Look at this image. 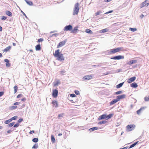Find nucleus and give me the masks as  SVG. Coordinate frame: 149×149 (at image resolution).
Returning <instances> with one entry per match:
<instances>
[{"mask_svg": "<svg viewBox=\"0 0 149 149\" xmlns=\"http://www.w3.org/2000/svg\"><path fill=\"white\" fill-rule=\"evenodd\" d=\"M54 56L56 58L57 60L62 61L64 60V58L62 54L60 52V50L58 49L55 51V53L53 54Z\"/></svg>", "mask_w": 149, "mask_h": 149, "instance_id": "nucleus-1", "label": "nucleus"}, {"mask_svg": "<svg viewBox=\"0 0 149 149\" xmlns=\"http://www.w3.org/2000/svg\"><path fill=\"white\" fill-rule=\"evenodd\" d=\"M124 51L123 47H119L116 48L111 49L109 51L110 54H113L120 51Z\"/></svg>", "mask_w": 149, "mask_h": 149, "instance_id": "nucleus-2", "label": "nucleus"}, {"mask_svg": "<svg viewBox=\"0 0 149 149\" xmlns=\"http://www.w3.org/2000/svg\"><path fill=\"white\" fill-rule=\"evenodd\" d=\"M79 4L78 3H77L75 4L74 10L73 12V15H74L78 14L79 10Z\"/></svg>", "mask_w": 149, "mask_h": 149, "instance_id": "nucleus-3", "label": "nucleus"}, {"mask_svg": "<svg viewBox=\"0 0 149 149\" xmlns=\"http://www.w3.org/2000/svg\"><path fill=\"white\" fill-rule=\"evenodd\" d=\"M135 127L134 125H128L126 127L127 131L129 132L134 130Z\"/></svg>", "mask_w": 149, "mask_h": 149, "instance_id": "nucleus-4", "label": "nucleus"}, {"mask_svg": "<svg viewBox=\"0 0 149 149\" xmlns=\"http://www.w3.org/2000/svg\"><path fill=\"white\" fill-rule=\"evenodd\" d=\"M20 104V102H16L14 104V105L15 106H11L9 107V109L10 110H13L17 108V107L16 105H18Z\"/></svg>", "mask_w": 149, "mask_h": 149, "instance_id": "nucleus-5", "label": "nucleus"}, {"mask_svg": "<svg viewBox=\"0 0 149 149\" xmlns=\"http://www.w3.org/2000/svg\"><path fill=\"white\" fill-rule=\"evenodd\" d=\"M72 29V25H69L66 26L64 28L63 30L64 31H71Z\"/></svg>", "mask_w": 149, "mask_h": 149, "instance_id": "nucleus-6", "label": "nucleus"}, {"mask_svg": "<svg viewBox=\"0 0 149 149\" xmlns=\"http://www.w3.org/2000/svg\"><path fill=\"white\" fill-rule=\"evenodd\" d=\"M124 58V56H123L119 55L113 57L111 58V59L114 60H120Z\"/></svg>", "mask_w": 149, "mask_h": 149, "instance_id": "nucleus-7", "label": "nucleus"}, {"mask_svg": "<svg viewBox=\"0 0 149 149\" xmlns=\"http://www.w3.org/2000/svg\"><path fill=\"white\" fill-rule=\"evenodd\" d=\"M58 91L56 89H54L53 90L52 92V96L54 98H56L57 97L58 94Z\"/></svg>", "mask_w": 149, "mask_h": 149, "instance_id": "nucleus-8", "label": "nucleus"}, {"mask_svg": "<svg viewBox=\"0 0 149 149\" xmlns=\"http://www.w3.org/2000/svg\"><path fill=\"white\" fill-rule=\"evenodd\" d=\"M93 77V74L87 75L83 77V79L84 80H89L92 78Z\"/></svg>", "mask_w": 149, "mask_h": 149, "instance_id": "nucleus-9", "label": "nucleus"}, {"mask_svg": "<svg viewBox=\"0 0 149 149\" xmlns=\"http://www.w3.org/2000/svg\"><path fill=\"white\" fill-rule=\"evenodd\" d=\"M147 0H145L144 2H142L141 4L140 7L142 8L144 6H147L149 5V3H147Z\"/></svg>", "mask_w": 149, "mask_h": 149, "instance_id": "nucleus-10", "label": "nucleus"}, {"mask_svg": "<svg viewBox=\"0 0 149 149\" xmlns=\"http://www.w3.org/2000/svg\"><path fill=\"white\" fill-rule=\"evenodd\" d=\"M78 28V27L77 26L75 27L73 29L71 30L70 32L71 33L74 34L76 33L79 31Z\"/></svg>", "mask_w": 149, "mask_h": 149, "instance_id": "nucleus-11", "label": "nucleus"}, {"mask_svg": "<svg viewBox=\"0 0 149 149\" xmlns=\"http://www.w3.org/2000/svg\"><path fill=\"white\" fill-rule=\"evenodd\" d=\"M66 42V40H65L64 41L59 42L57 45V47L59 48L64 45Z\"/></svg>", "mask_w": 149, "mask_h": 149, "instance_id": "nucleus-12", "label": "nucleus"}, {"mask_svg": "<svg viewBox=\"0 0 149 149\" xmlns=\"http://www.w3.org/2000/svg\"><path fill=\"white\" fill-rule=\"evenodd\" d=\"M136 78L135 77H132L127 80V82L128 83H130L134 81L135 80Z\"/></svg>", "mask_w": 149, "mask_h": 149, "instance_id": "nucleus-13", "label": "nucleus"}, {"mask_svg": "<svg viewBox=\"0 0 149 149\" xmlns=\"http://www.w3.org/2000/svg\"><path fill=\"white\" fill-rule=\"evenodd\" d=\"M125 97V95H118L117 96L116 98L118 101H119L120 99H123Z\"/></svg>", "mask_w": 149, "mask_h": 149, "instance_id": "nucleus-14", "label": "nucleus"}, {"mask_svg": "<svg viewBox=\"0 0 149 149\" xmlns=\"http://www.w3.org/2000/svg\"><path fill=\"white\" fill-rule=\"evenodd\" d=\"M106 115L105 114H103L100 116L98 119V120H100L102 119H106Z\"/></svg>", "mask_w": 149, "mask_h": 149, "instance_id": "nucleus-15", "label": "nucleus"}, {"mask_svg": "<svg viewBox=\"0 0 149 149\" xmlns=\"http://www.w3.org/2000/svg\"><path fill=\"white\" fill-rule=\"evenodd\" d=\"M52 104L53 105V106L55 107H58V103L56 101H53L52 102Z\"/></svg>", "mask_w": 149, "mask_h": 149, "instance_id": "nucleus-16", "label": "nucleus"}, {"mask_svg": "<svg viewBox=\"0 0 149 149\" xmlns=\"http://www.w3.org/2000/svg\"><path fill=\"white\" fill-rule=\"evenodd\" d=\"M118 101L117 99H116L113 100L111 102H110V105H112Z\"/></svg>", "mask_w": 149, "mask_h": 149, "instance_id": "nucleus-17", "label": "nucleus"}, {"mask_svg": "<svg viewBox=\"0 0 149 149\" xmlns=\"http://www.w3.org/2000/svg\"><path fill=\"white\" fill-rule=\"evenodd\" d=\"M137 62L136 60H131L127 63L128 65H131L133 63H135Z\"/></svg>", "mask_w": 149, "mask_h": 149, "instance_id": "nucleus-18", "label": "nucleus"}, {"mask_svg": "<svg viewBox=\"0 0 149 149\" xmlns=\"http://www.w3.org/2000/svg\"><path fill=\"white\" fill-rule=\"evenodd\" d=\"M130 86L131 87L133 88H136L138 87V85L135 82H134L131 84L130 85Z\"/></svg>", "mask_w": 149, "mask_h": 149, "instance_id": "nucleus-19", "label": "nucleus"}, {"mask_svg": "<svg viewBox=\"0 0 149 149\" xmlns=\"http://www.w3.org/2000/svg\"><path fill=\"white\" fill-rule=\"evenodd\" d=\"M11 46H8V47H6V48L4 49L3 50V51L4 52H7L9 51L11 48Z\"/></svg>", "mask_w": 149, "mask_h": 149, "instance_id": "nucleus-20", "label": "nucleus"}, {"mask_svg": "<svg viewBox=\"0 0 149 149\" xmlns=\"http://www.w3.org/2000/svg\"><path fill=\"white\" fill-rule=\"evenodd\" d=\"M36 50V51H39L41 50V47L40 44H38L35 47Z\"/></svg>", "mask_w": 149, "mask_h": 149, "instance_id": "nucleus-21", "label": "nucleus"}, {"mask_svg": "<svg viewBox=\"0 0 149 149\" xmlns=\"http://www.w3.org/2000/svg\"><path fill=\"white\" fill-rule=\"evenodd\" d=\"M144 109V107H142L140 109H139V110H137L136 111L137 113L139 115V114L140 113H141V112Z\"/></svg>", "mask_w": 149, "mask_h": 149, "instance_id": "nucleus-22", "label": "nucleus"}, {"mask_svg": "<svg viewBox=\"0 0 149 149\" xmlns=\"http://www.w3.org/2000/svg\"><path fill=\"white\" fill-rule=\"evenodd\" d=\"M98 129V128L96 127H93L89 129L90 131L91 132L95 130H97Z\"/></svg>", "mask_w": 149, "mask_h": 149, "instance_id": "nucleus-23", "label": "nucleus"}, {"mask_svg": "<svg viewBox=\"0 0 149 149\" xmlns=\"http://www.w3.org/2000/svg\"><path fill=\"white\" fill-rule=\"evenodd\" d=\"M113 114H110L108 116H107L106 117V119L107 120L108 119L112 117L113 116Z\"/></svg>", "mask_w": 149, "mask_h": 149, "instance_id": "nucleus-24", "label": "nucleus"}, {"mask_svg": "<svg viewBox=\"0 0 149 149\" xmlns=\"http://www.w3.org/2000/svg\"><path fill=\"white\" fill-rule=\"evenodd\" d=\"M26 2L29 5L32 6L33 5V3L31 1H28L26 0H25Z\"/></svg>", "mask_w": 149, "mask_h": 149, "instance_id": "nucleus-25", "label": "nucleus"}, {"mask_svg": "<svg viewBox=\"0 0 149 149\" xmlns=\"http://www.w3.org/2000/svg\"><path fill=\"white\" fill-rule=\"evenodd\" d=\"M123 83L124 82H123L118 84L116 86V88H120L123 86Z\"/></svg>", "mask_w": 149, "mask_h": 149, "instance_id": "nucleus-26", "label": "nucleus"}, {"mask_svg": "<svg viewBox=\"0 0 149 149\" xmlns=\"http://www.w3.org/2000/svg\"><path fill=\"white\" fill-rule=\"evenodd\" d=\"M6 14L7 15L9 16H11L12 15V13L9 11H6Z\"/></svg>", "mask_w": 149, "mask_h": 149, "instance_id": "nucleus-27", "label": "nucleus"}, {"mask_svg": "<svg viewBox=\"0 0 149 149\" xmlns=\"http://www.w3.org/2000/svg\"><path fill=\"white\" fill-rule=\"evenodd\" d=\"M139 142V141H137L135 143L132 144V145H131L130 147H129V148H131L133 147H134V146L136 145Z\"/></svg>", "mask_w": 149, "mask_h": 149, "instance_id": "nucleus-28", "label": "nucleus"}, {"mask_svg": "<svg viewBox=\"0 0 149 149\" xmlns=\"http://www.w3.org/2000/svg\"><path fill=\"white\" fill-rule=\"evenodd\" d=\"M32 141L34 142H37L38 141V138H34L32 139Z\"/></svg>", "mask_w": 149, "mask_h": 149, "instance_id": "nucleus-29", "label": "nucleus"}, {"mask_svg": "<svg viewBox=\"0 0 149 149\" xmlns=\"http://www.w3.org/2000/svg\"><path fill=\"white\" fill-rule=\"evenodd\" d=\"M51 139L53 143H54L55 141V138L54 137L53 135H51Z\"/></svg>", "mask_w": 149, "mask_h": 149, "instance_id": "nucleus-30", "label": "nucleus"}, {"mask_svg": "<svg viewBox=\"0 0 149 149\" xmlns=\"http://www.w3.org/2000/svg\"><path fill=\"white\" fill-rule=\"evenodd\" d=\"M14 93H16L18 90V87L17 86H15L14 87Z\"/></svg>", "mask_w": 149, "mask_h": 149, "instance_id": "nucleus-31", "label": "nucleus"}, {"mask_svg": "<svg viewBox=\"0 0 149 149\" xmlns=\"http://www.w3.org/2000/svg\"><path fill=\"white\" fill-rule=\"evenodd\" d=\"M38 147V144L36 143L33 147L32 148L36 149Z\"/></svg>", "mask_w": 149, "mask_h": 149, "instance_id": "nucleus-32", "label": "nucleus"}, {"mask_svg": "<svg viewBox=\"0 0 149 149\" xmlns=\"http://www.w3.org/2000/svg\"><path fill=\"white\" fill-rule=\"evenodd\" d=\"M11 121V120L10 119H9L7 120H6L4 122V123L6 124H8Z\"/></svg>", "mask_w": 149, "mask_h": 149, "instance_id": "nucleus-33", "label": "nucleus"}, {"mask_svg": "<svg viewBox=\"0 0 149 149\" xmlns=\"http://www.w3.org/2000/svg\"><path fill=\"white\" fill-rule=\"evenodd\" d=\"M107 122V121H105V120L102 121L98 123L99 124H100V125L104 124L106 123Z\"/></svg>", "mask_w": 149, "mask_h": 149, "instance_id": "nucleus-34", "label": "nucleus"}, {"mask_svg": "<svg viewBox=\"0 0 149 149\" xmlns=\"http://www.w3.org/2000/svg\"><path fill=\"white\" fill-rule=\"evenodd\" d=\"M86 32H87V33L90 34H92L93 33L91 30L89 29H86Z\"/></svg>", "mask_w": 149, "mask_h": 149, "instance_id": "nucleus-35", "label": "nucleus"}, {"mask_svg": "<svg viewBox=\"0 0 149 149\" xmlns=\"http://www.w3.org/2000/svg\"><path fill=\"white\" fill-rule=\"evenodd\" d=\"M129 30L133 32H134L136 31V29L135 28H130Z\"/></svg>", "mask_w": 149, "mask_h": 149, "instance_id": "nucleus-36", "label": "nucleus"}, {"mask_svg": "<svg viewBox=\"0 0 149 149\" xmlns=\"http://www.w3.org/2000/svg\"><path fill=\"white\" fill-rule=\"evenodd\" d=\"M108 31V29H104L101 30L102 33H105L107 32Z\"/></svg>", "mask_w": 149, "mask_h": 149, "instance_id": "nucleus-37", "label": "nucleus"}, {"mask_svg": "<svg viewBox=\"0 0 149 149\" xmlns=\"http://www.w3.org/2000/svg\"><path fill=\"white\" fill-rule=\"evenodd\" d=\"M101 13V11H98L97 13H95V16H97L99 15Z\"/></svg>", "mask_w": 149, "mask_h": 149, "instance_id": "nucleus-38", "label": "nucleus"}, {"mask_svg": "<svg viewBox=\"0 0 149 149\" xmlns=\"http://www.w3.org/2000/svg\"><path fill=\"white\" fill-rule=\"evenodd\" d=\"M15 122H13L8 124V126L9 127H11L13 126Z\"/></svg>", "mask_w": 149, "mask_h": 149, "instance_id": "nucleus-39", "label": "nucleus"}, {"mask_svg": "<svg viewBox=\"0 0 149 149\" xmlns=\"http://www.w3.org/2000/svg\"><path fill=\"white\" fill-rule=\"evenodd\" d=\"M7 18L6 17L4 16H3L2 17L1 19L2 20H6L7 19Z\"/></svg>", "mask_w": 149, "mask_h": 149, "instance_id": "nucleus-40", "label": "nucleus"}, {"mask_svg": "<svg viewBox=\"0 0 149 149\" xmlns=\"http://www.w3.org/2000/svg\"><path fill=\"white\" fill-rule=\"evenodd\" d=\"M144 100L146 101H149V96L148 97H145Z\"/></svg>", "mask_w": 149, "mask_h": 149, "instance_id": "nucleus-41", "label": "nucleus"}, {"mask_svg": "<svg viewBox=\"0 0 149 149\" xmlns=\"http://www.w3.org/2000/svg\"><path fill=\"white\" fill-rule=\"evenodd\" d=\"M44 40L43 38H40V39H39L38 40V42H42Z\"/></svg>", "mask_w": 149, "mask_h": 149, "instance_id": "nucleus-42", "label": "nucleus"}, {"mask_svg": "<svg viewBox=\"0 0 149 149\" xmlns=\"http://www.w3.org/2000/svg\"><path fill=\"white\" fill-rule=\"evenodd\" d=\"M17 116H14V117L10 119L11 120V121L12 120H15L17 119Z\"/></svg>", "mask_w": 149, "mask_h": 149, "instance_id": "nucleus-43", "label": "nucleus"}, {"mask_svg": "<svg viewBox=\"0 0 149 149\" xmlns=\"http://www.w3.org/2000/svg\"><path fill=\"white\" fill-rule=\"evenodd\" d=\"M65 71L64 70H62L60 72V74L62 75H63L64 73H65Z\"/></svg>", "mask_w": 149, "mask_h": 149, "instance_id": "nucleus-44", "label": "nucleus"}, {"mask_svg": "<svg viewBox=\"0 0 149 149\" xmlns=\"http://www.w3.org/2000/svg\"><path fill=\"white\" fill-rule=\"evenodd\" d=\"M122 92L121 91H117L115 93V94L116 95H118L121 94Z\"/></svg>", "mask_w": 149, "mask_h": 149, "instance_id": "nucleus-45", "label": "nucleus"}, {"mask_svg": "<svg viewBox=\"0 0 149 149\" xmlns=\"http://www.w3.org/2000/svg\"><path fill=\"white\" fill-rule=\"evenodd\" d=\"M74 92L77 95H78L79 94V91L77 90H75L74 91Z\"/></svg>", "mask_w": 149, "mask_h": 149, "instance_id": "nucleus-46", "label": "nucleus"}, {"mask_svg": "<svg viewBox=\"0 0 149 149\" xmlns=\"http://www.w3.org/2000/svg\"><path fill=\"white\" fill-rule=\"evenodd\" d=\"M6 65L7 67H9L10 66V63H9V62L6 63Z\"/></svg>", "mask_w": 149, "mask_h": 149, "instance_id": "nucleus-47", "label": "nucleus"}, {"mask_svg": "<svg viewBox=\"0 0 149 149\" xmlns=\"http://www.w3.org/2000/svg\"><path fill=\"white\" fill-rule=\"evenodd\" d=\"M63 113H62V114H60L59 115H58V117L59 118L60 117H62L63 116Z\"/></svg>", "mask_w": 149, "mask_h": 149, "instance_id": "nucleus-48", "label": "nucleus"}, {"mask_svg": "<svg viewBox=\"0 0 149 149\" xmlns=\"http://www.w3.org/2000/svg\"><path fill=\"white\" fill-rule=\"evenodd\" d=\"M70 96L72 97H74L76 96V95L74 94H70Z\"/></svg>", "mask_w": 149, "mask_h": 149, "instance_id": "nucleus-49", "label": "nucleus"}, {"mask_svg": "<svg viewBox=\"0 0 149 149\" xmlns=\"http://www.w3.org/2000/svg\"><path fill=\"white\" fill-rule=\"evenodd\" d=\"M35 133V131L34 130L31 131L30 132H29V133L30 134H32L33 133Z\"/></svg>", "mask_w": 149, "mask_h": 149, "instance_id": "nucleus-50", "label": "nucleus"}, {"mask_svg": "<svg viewBox=\"0 0 149 149\" xmlns=\"http://www.w3.org/2000/svg\"><path fill=\"white\" fill-rule=\"evenodd\" d=\"M19 126V124L18 123L14 125V127H18Z\"/></svg>", "mask_w": 149, "mask_h": 149, "instance_id": "nucleus-51", "label": "nucleus"}, {"mask_svg": "<svg viewBox=\"0 0 149 149\" xmlns=\"http://www.w3.org/2000/svg\"><path fill=\"white\" fill-rule=\"evenodd\" d=\"M23 120V119L22 118H20L19 119L18 121V122L19 123H20Z\"/></svg>", "mask_w": 149, "mask_h": 149, "instance_id": "nucleus-52", "label": "nucleus"}, {"mask_svg": "<svg viewBox=\"0 0 149 149\" xmlns=\"http://www.w3.org/2000/svg\"><path fill=\"white\" fill-rule=\"evenodd\" d=\"M4 94V92H0V97L2 96Z\"/></svg>", "mask_w": 149, "mask_h": 149, "instance_id": "nucleus-53", "label": "nucleus"}, {"mask_svg": "<svg viewBox=\"0 0 149 149\" xmlns=\"http://www.w3.org/2000/svg\"><path fill=\"white\" fill-rule=\"evenodd\" d=\"M22 95L20 94H19V95H18L17 96V98H19V97H20Z\"/></svg>", "mask_w": 149, "mask_h": 149, "instance_id": "nucleus-54", "label": "nucleus"}, {"mask_svg": "<svg viewBox=\"0 0 149 149\" xmlns=\"http://www.w3.org/2000/svg\"><path fill=\"white\" fill-rule=\"evenodd\" d=\"M4 61L5 62H6V63L8 62H9V61L8 59H5L4 60Z\"/></svg>", "mask_w": 149, "mask_h": 149, "instance_id": "nucleus-55", "label": "nucleus"}, {"mask_svg": "<svg viewBox=\"0 0 149 149\" xmlns=\"http://www.w3.org/2000/svg\"><path fill=\"white\" fill-rule=\"evenodd\" d=\"M25 104H23L21 106V107L19 108V109H22V108H24L25 107Z\"/></svg>", "mask_w": 149, "mask_h": 149, "instance_id": "nucleus-56", "label": "nucleus"}, {"mask_svg": "<svg viewBox=\"0 0 149 149\" xmlns=\"http://www.w3.org/2000/svg\"><path fill=\"white\" fill-rule=\"evenodd\" d=\"M59 83H60V82L59 81H58L57 82L56 84H54V86H56V85H57Z\"/></svg>", "mask_w": 149, "mask_h": 149, "instance_id": "nucleus-57", "label": "nucleus"}, {"mask_svg": "<svg viewBox=\"0 0 149 149\" xmlns=\"http://www.w3.org/2000/svg\"><path fill=\"white\" fill-rule=\"evenodd\" d=\"M113 12V10H110V11H109V12L106 13V14H108L109 13H111Z\"/></svg>", "mask_w": 149, "mask_h": 149, "instance_id": "nucleus-58", "label": "nucleus"}, {"mask_svg": "<svg viewBox=\"0 0 149 149\" xmlns=\"http://www.w3.org/2000/svg\"><path fill=\"white\" fill-rule=\"evenodd\" d=\"M111 1H112V0H104V1L105 2H109Z\"/></svg>", "mask_w": 149, "mask_h": 149, "instance_id": "nucleus-59", "label": "nucleus"}, {"mask_svg": "<svg viewBox=\"0 0 149 149\" xmlns=\"http://www.w3.org/2000/svg\"><path fill=\"white\" fill-rule=\"evenodd\" d=\"M140 17L141 18H143L144 17V15L143 14H141L140 15Z\"/></svg>", "mask_w": 149, "mask_h": 149, "instance_id": "nucleus-60", "label": "nucleus"}, {"mask_svg": "<svg viewBox=\"0 0 149 149\" xmlns=\"http://www.w3.org/2000/svg\"><path fill=\"white\" fill-rule=\"evenodd\" d=\"M25 100H26L25 98L24 97V98H23L21 100L22 101H23Z\"/></svg>", "mask_w": 149, "mask_h": 149, "instance_id": "nucleus-61", "label": "nucleus"}, {"mask_svg": "<svg viewBox=\"0 0 149 149\" xmlns=\"http://www.w3.org/2000/svg\"><path fill=\"white\" fill-rule=\"evenodd\" d=\"M2 30V27L0 26V31H1Z\"/></svg>", "mask_w": 149, "mask_h": 149, "instance_id": "nucleus-62", "label": "nucleus"}, {"mask_svg": "<svg viewBox=\"0 0 149 149\" xmlns=\"http://www.w3.org/2000/svg\"><path fill=\"white\" fill-rule=\"evenodd\" d=\"M127 147H125L124 148H122L120 149H127Z\"/></svg>", "mask_w": 149, "mask_h": 149, "instance_id": "nucleus-63", "label": "nucleus"}, {"mask_svg": "<svg viewBox=\"0 0 149 149\" xmlns=\"http://www.w3.org/2000/svg\"><path fill=\"white\" fill-rule=\"evenodd\" d=\"M62 135V134L61 133H60L58 134V136H61Z\"/></svg>", "mask_w": 149, "mask_h": 149, "instance_id": "nucleus-64", "label": "nucleus"}]
</instances>
